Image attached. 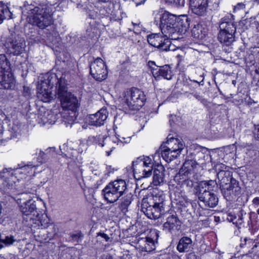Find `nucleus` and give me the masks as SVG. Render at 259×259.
Instances as JSON below:
<instances>
[{"mask_svg":"<svg viewBox=\"0 0 259 259\" xmlns=\"http://www.w3.org/2000/svg\"><path fill=\"white\" fill-rule=\"evenodd\" d=\"M98 259H113V256L110 254H103Z\"/></svg>","mask_w":259,"mask_h":259,"instance_id":"64","label":"nucleus"},{"mask_svg":"<svg viewBox=\"0 0 259 259\" xmlns=\"http://www.w3.org/2000/svg\"><path fill=\"white\" fill-rule=\"evenodd\" d=\"M15 82L9 59L5 54H0V89H14Z\"/></svg>","mask_w":259,"mask_h":259,"instance_id":"8","label":"nucleus"},{"mask_svg":"<svg viewBox=\"0 0 259 259\" xmlns=\"http://www.w3.org/2000/svg\"><path fill=\"white\" fill-rule=\"evenodd\" d=\"M103 183V179L102 178L99 180H98L96 183L93 185V187H92L95 189V191H96L100 186H101Z\"/></svg>","mask_w":259,"mask_h":259,"instance_id":"59","label":"nucleus"},{"mask_svg":"<svg viewBox=\"0 0 259 259\" xmlns=\"http://www.w3.org/2000/svg\"><path fill=\"white\" fill-rule=\"evenodd\" d=\"M183 80V84L184 88L182 91L187 93H190L192 95L195 93L196 89L200 87V83L198 81L194 80H191L186 78V75H184Z\"/></svg>","mask_w":259,"mask_h":259,"instance_id":"28","label":"nucleus"},{"mask_svg":"<svg viewBox=\"0 0 259 259\" xmlns=\"http://www.w3.org/2000/svg\"><path fill=\"white\" fill-rule=\"evenodd\" d=\"M153 77L156 81L161 79L171 80L174 76L169 65L159 66L154 61H149L147 64Z\"/></svg>","mask_w":259,"mask_h":259,"instance_id":"11","label":"nucleus"},{"mask_svg":"<svg viewBox=\"0 0 259 259\" xmlns=\"http://www.w3.org/2000/svg\"><path fill=\"white\" fill-rule=\"evenodd\" d=\"M145 237L150 240V241L157 242L159 237V232L156 229H151L148 236H146Z\"/></svg>","mask_w":259,"mask_h":259,"instance_id":"48","label":"nucleus"},{"mask_svg":"<svg viewBox=\"0 0 259 259\" xmlns=\"http://www.w3.org/2000/svg\"><path fill=\"white\" fill-rule=\"evenodd\" d=\"M249 55H252L254 57H259V47H251L249 49Z\"/></svg>","mask_w":259,"mask_h":259,"instance_id":"55","label":"nucleus"},{"mask_svg":"<svg viewBox=\"0 0 259 259\" xmlns=\"http://www.w3.org/2000/svg\"><path fill=\"white\" fill-rule=\"evenodd\" d=\"M139 234L136 235L137 239L139 248L142 251L151 252L155 249V243L153 241H150L146 237H140Z\"/></svg>","mask_w":259,"mask_h":259,"instance_id":"24","label":"nucleus"},{"mask_svg":"<svg viewBox=\"0 0 259 259\" xmlns=\"http://www.w3.org/2000/svg\"><path fill=\"white\" fill-rule=\"evenodd\" d=\"M191 203L184 190L176 187L174 191V197L171 201V208L168 210L166 221L163 227H181L182 221L178 217L179 213L182 217L190 215L188 207Z\"/></svg>","mask_w":259,"mask_h":259,"instance_id":"2","label":"nucleus"},{"mask_svg":"<svg viewBox=\"0 0 259 259\" xmlns=\"http://www.w3.org/2000/svg\"><path fill=\"white\" fill-rule=\"evenodd\" d=\"M13 18V13L7 5L0 2V24L5 19L10 20Z\"/></svg>","mask_w":259,"mask_h":259,"instance_id":"30","label":"nucleus"},{"mask_svg":"<svg viewBox=\"0 0 259 259\" xmlns=\"http://www.w3.org/2000/svg\"><path fill=\"white\" fill-rule=\"evenodd\" d=\"M205 149L202 147L199 146L196 147L190 152L188 155V157L193 159L198 164H203L205 162Z\"/></svg>","mask_w":259,"mask_h":259,"instance_id":"25","label":"nucleus"},{"mask_svg":"<svg viewBox=\"0 0 259 259\" xmlns=\"http://www.w3.org/2000/svg\"><path fill=\"white\" fill-rule=\"evenodd\" d=\"M217 176L231 179V178H233V172L229 170H221L218 174Z\"/></svg>","mask_w":259,"mask_h":259,"instance_id":"53","label":"nucleus"},{"mask_svg":"<svg viewBox=\"0 0 259 259\" xmlns=\"http://www.w3.org/2000/svg\"><path fill=\"white\" fill-rule=\"evenodd\" d=\"M163 34L152 33L147 35V41L149 45L157 48V46H160L159 41L162 37Z\"/></svg>","mask_w":259,"mask_h":259,"instance_id":"37","label":"nucleus"},{"mask_svg":"<svg viewBox=\"0 0 259 259\" xmlns=\"http://www.w3.org/2000/svg\"><path fill=\"white\" fill-rule=\"evenodd\" d=\"M171 150L169 147L164 146L161 148V155L162 158L167 162H170L171 161Z\"/></svg>","mask_w":259,"mask_h":259,"instance_id":"44","label":"nucleus"},{"mask_svg":"<svg viewBox=\"0 0 259 259\" xmlns=\"http://www.w3.org/2000/svg\"><path fill=\"white\" fill-rule=\"evenodd\" d=\"M249 231L253 235L259 236V228H251L249 229Z\"/></svg>","mask_w":259,"mask_h":259,"instance_id":"60","label":"nucleus"},{"mask_svg":"<svg viewBox=\"0 0 259 259\" xmlns=\"http://www.w3.org/2000/svg\"><path fill=\"white\" fill-rule=\"evenodd\" d=\"M14 241L11 237L5 236L3 237L0 234V249L5 246H9L13 244Z\"/></svg>","mask_w":259,"mask_h":259,"instance_id":"45","label":"nucleus"},{"mask_svg":"<svg viewBox=\"0 0 259 259\" xmlns=\"http://www.w3.org/2000/svg\"><path fill=\"white\" fill-rule=\"evenodd\" d=\"M126 189V182L118 179L109 183L102 190V195L107 203H114L123 195Z\"/></svg>","mask_w":259,"mask_h":259,"instance_id":"7","label":"nucleus"},{"mask_svg":"<svg viewBox=\"0 0 259 259\" xmlns=\"http://www.w3.org/2000/svg\"><path fill=\"white\" fill-rule=\"evenodd\" d=\"M99 5V3H97L95 5L93 4L94 7L92 5L90 6L91 8L88 7V18L90 19V21H92L93 20L95 21L99 20V8L98 5Z\"/></svg>","mask_w":259,"mask_h":259,"instance_id":"34","label":"nucleus"},{"mask_svg":"<svg viewBox=\"0 0 259 259\" xmlns=\"http://www.w3.org/2000/svg\"><path fill=\"white\" fill-rule=\"evenodd\" d=\"M11 168H4L0 171V178L3 180L1 189L5 193H10L16 189V176Z\"/></svg>","mask_w":259,"mask_h":259,"instance_id":"15","label":"nucleus"},{"mask_svg":"<svg viewBox=\"0 0 259 259\" xmlns=\"http://www.w3.org/2000/svg\"><path fill=\"white\" fill-rule=\"evenodd\" d=\"M219 181L220 182V188H223L224 187L227 186L228 185H231L232 183H233V180H236L235 179L233 178H231V179L228 178L224 177H218Z\"/></svg>","mask_w":259,"mask_h":259,"instance_id":"46","label":"nucleus"},{"mask_svg":"<svg viewBox=\"0 0 259 259\" xmlns=\"http://www.w3.org/2000/svg\"><path fill=\"white\" fill-rule=\"evenodd\" d=\"M137 158H140L141 160V163L145 167H152L153 166V163L152 159L149 156H141Z\"/></svg>","mask_w":259,"mask_h":259,"instance_id":"47","label":"nucleus"},{"mask_svg":"<svg viewBox=\"0 0 259 259\" xmlns=\"http://www.w3.org/2000/svg\"><path fill=\"white\" fill-rule=\"evenodd\" d=\"M208 4V0H189V5L192 12L200 16L206 14Z\"/></svg>","mask_w":259,"mask_h":259,"instance_id":"22","label":"nucleus"},{"mask_svg":"<svg viewBox=\"0 0 259 259\" xmlns=\"http://www.w3.org/2000/svg\"><path fill=\"white\" fill-rule=\"evenodd\" d=\"M178 59V62L176 65V70L178 71L180 74H182V77H184L185 72L187 69V66L185 63L184 59L183 58L182 56L179 54L176 56Z\"/></svg>","mask_w":259,"mask_h":259,"instance_id":"36","label":"nucleus"},{"mask_svg":"<svg viewBox=\"0 0 259 259\" xmlns=\"http://www.w3.org/2000/svg\"><path fill=\"white\" fill-rule=\"evenodd\" d=\"M23 88V90L22 91L23 96L28 100L30 98H31V89L29 87L25 86V85H24Z\"/></svg>","mask_w":259,"mask_h":259,"instance_id":"54","label":"nucleus"},{"mask_svg":"<svg viewBox=\"0 0 259 259\" xmlns=\"http://www.w3.org/2000/svg\"><path fill=\"white\" fill-rule=\"evenodd\" d=\"M21 194L17 198V204L23 215L22 223L23 227H50L53 223L48 216L46 211L40 208L42 206L45 207V203L41 199L36 200L25 199Z\"/></svg>","mask_w":259,"mask_h":259,"instance_id":"1","label":"nucleus"},{"mask_svg":"<svg viewBox=\"0 0 259 259\" xmlns=\"http://www.w3.org/2000/svg\"><path fill=\"white\" fill-rule=\"evenodd\" d=\"M199 199L206 206L211 208L216 206L219 201L218 197L214 192L203 190H200Z\"/></svg>","mask_w":259,"mask_h":259,"instance_id":"20","label":"nucleus"},{"mask_svg":"<svg viewBox=\"0 0 259 259\" xmlns=\"http://www.w3.org/2000/svg\"><path fill=\"white\" fill-rule=\"evenodd\" d=\"M29 11H31L29 14L33 15V23L39 28L45 29L47 39L52 41L53 38L59 34L56 25L53 23L52 8L45 7L40 10L39 8L36 7Z\"/></svg>","mask_w":259,"mask_h":259,"instance_id":"3","label":"nucleus"},{"mask_svg":"<svg viewBox=\"0 0 259 259\" xmlns=\"http://www.w3.org/2000/svg\"><path fill=\"white\" fill-rule=\"evenodd\" d=\"M124 100L125 112L134 115L145 105L147 98L142 90L133 87L124 92Z\"/></svg>","mask_w":259,"mask_h":259,"instance_id":"5","label":"nucleus"},{"mask_svg":"<svg viewBox=\"0 0 259 259\" xmlns=\"http://www.w3.org/2000/svg\"><path fill=\"white\" fill-rule=\"evenodd\" d=\"M56 75H55V79H57L56 83V87L58 88L57 94L59 98L61 99L65 96L66 93H68L69 92H67L66 86L62 84L61 79L56 78Z\"/></svg>","mask_w":259,"mask_h":259,"instance_id":"43","label":"nucleus"},{"mask_svg":"<svg viewBox=\"0 0 259 259\" xmlns=\"http://www.w3.org/2000/svg\"><path fill=\"white\" fill-rule=\"evenodd\" d=\"M144 169L145 170V171L142 173V175L138 176L139 179L150 177L152 174V171L154 168L150 166L144 167Z\"/></svg>","mask_w":259,"mask_h":259,"instance_id":"50","label":"nucleus"},{"mask_svg":"<svg viewBox=\"0 0 259 259\" xmlns=\"http://www.w3.org/2000/svg\"><path fill=\"white\" fill-rule=\"evenodd\" d=\"M2 47L8 55H16V39L15 38L11 36L6 37Z\"/></svg>","mask_w":259,"mask_h":259,"instance_id":"27","label":"nucleus"},{"mask_svg":"<svg viewBox=\"0 0 259 259\" xmlns=\"http://www.w3.org/2000/svg\"><path fill=\"white\" fill-rule=\"evenodd\" d=\"M152 183L157 186L163 183L164 178V168L162 165H158L153 169Z\"/></svg>","mask_w":259,"mask_h":259,"instance_id":"29","label":"nucleus"},{"mask_svg":"<svg viewBox=\"0 0 259 259\" xmlns=\"http://www.w3.org/2000/svg\"><path fill=\"white\" fill-rule=\"evenodd\" d=\"M192 244L191 238L188 237H183L180 239L177 245V249L180 252L188 251Z\"/></svg>","mask_w":259,"mask_h":259,"instance_id":"33","label":"nucleus"},{"mask_svg":"<svg viewBox=\"0 0 259 259\" xmlns=\"http://www.w3.org/2000/svg\"><path fill=\"white\" fill-rule=\"evenodd\" d=\"M53 77H48L47 79L41 80L37 86V96L41 101L49 103L53 97L52 89L54 87V82L52 81Z\"/></svg>","mask_w":259,"mask_h":259,"instance_id":"13","label":"nucleus"},{"mask_svg":"<svg viewBox=\"0 0 259 259\" xmlns=\"http://www.w3.org/2000/svg\"><path fill=\"white\" fill-rule=\"evenodd\" d=\"M188 175L177 174L174 177V180L181 187L185 188L188 190L190 191L194 186V182L188 178Z\"/></svg>","mask_w":259,"mask_h":259,"instance_id":"23","label":"nucleus"},{"mask_svg":"<svg viewBox=\"0 0 259 259\" xmlns=\"http://www.w3.org/2000/svg\"><path fill=\"white\" fill-rule=\"evenodd\" d=\"M99 8V20L103 18H109V20H111V15L113 13V9L110 8L109 6H107V5H102V4L99 3L98 5Z\"/></svg>","mask_w":259,"mask_h":259,"instance_id":"32","label":"nucleus"},{"mask_svg":"<svg viewBox=\"0 0 259 259\" xmlns=\"http://www.w3.org/2000/svg\"><path fill=\"white\" fill-rule=\"evenodd\" d=\"M208 8L211 11H215L219 7L220 0H208Z\"/></svg>","mask_w":259,"mask_h":259,"instance_id":"51","label":"nucleus"},{"mask_svg":"<svg viewBox=\"0 0 259 259\" xmlns=\"http://www.w3.org/2000/svg\"><path fill=\"white\" fill-rule=\"evenodd\" d=\"M90 73L97 81L101 82L108 76V69L106 63L101 58H97L90 65Z\"/></svg>","mask_w":259,"mask_h":259,"instance_id":"14","label":"nucleus"},{"mask_svg":"<svg viewBox=\"0 0 259 259\" xmlns=\"http://www.w3.org/2000/svg\"><path fill=\"white\" fill-rule=\"evenodd\" d=\"M165 195L162 191L153 192L150 195L143 198L141 210L150 219H158L164 211Z\"/></svg>","mask_w":259,"mask_h":259,"instance_id":"4","label":"nucleus"},{"mask_svg":"<svg viewBox=\"0 0 259 259\" xmlns=\"http://www.w3.org/2000/svg\"><path fill=\"white\" fill-rule=\"evenodd\" d=\"M60 101L63 109L71 112L67 118L68 123L72 125L76 122L80 106L77 97L71 93H66L65 96L60 99Z\"/></svg>","mask_w":259,"mask_h":259,"instance_id":"10","label":"nucleus"},{"mask_svg":"<svg viewBox=\"0 0 259 259\" xmlns=\"http://www.w3.org/2000/svg\"><path fill=\"white\" fill-rule=\"evenodd\" d=\"M220 189L224 198L228 201H233L241 193V188L237 180H233L231 185H228Z\"/></svg>","mask_w":259,"mask_h":259,"instance_id":"17","label":"nucleus"},{"mask_svg":"<svg viewBox=\"0 0 259 259\" xmlns=\"http://www.w3.org/2000/svg\"><path fill=\"white\" fill-rule=\"evenodd\" d=\"M81 187L87 201L91 202L94 199L95 189L92 187H83L82 186Z\"/></svg>","mask_w":259,"mask_h":259,"instance_id":"41","label":"nucleus"},{"mask_svg":"<svg viewBox=\"0 0 259 259\" xmlns=\"http://www.w3.org/2000/svg\"><path fill=\"white\" fill-rule=\"evenodd\" d=\"M177 16L171 14L167 11H164L157 14L155 18V23L159 26L161 31L163 34H168L173 40L179 39V36H174L175 23Z\"/></svg>","mask_w":259,"mask_h":259,"instance_id":"9","label":"nucleus"},{"mask_svg":"<svg viewBox=\"0 0 259 259\" xmlns=\"http://www.w3.org/2000/svg\"><path fill=\"white\" fill-rule=\"evenodd\" d=\"M187 259H200V257L194 252H191L188 254Z\"/></svg>","mask_w":259,"mask_h":259,"instance_id":"62","label":"nucleus"},{"mask_svg":"<svg viewBox=\"0 0 259 259\" xmlns=\"http://www.w3.org/2000/svg\"><path fill=\"white\" fill-rule=\"evenodd\" d=\"M47 159V154L42 151H40L38 157H37V161L40 164L46 162Z\"/></svg>","mask_w":259,"mask_h":259,"instance_id":"56","label":"nucleus"},{"mask_svg":"<svg viewBox=\"0 0 259 259\" xmlns=\"http://www.w3.org/2000/svg\"><path fill=\"white\" fill-rule=\"evenodd\" d=\"M163 34L159 43L160 46H157V48L161 51H168L170 50V47L171 45V37L168 36V34Z\"/></svg>","mask_w":259,"mask_h":259,"instance_id":"31","label":"nucleus"},{"mask_svg":"<svg viewBox=\"0 0 259 259\" xmlns=\"http://www.w3.org/2000/svg\"><path fill=\"white\" fill-rule=\"evenodd\" d=\"M181 153L177 152V150L175 151H172L171 150V154H170L171 156V161L176 158L178 157L180 155Z\"/></svg>","mask_w":259,"mask_h":259,"instance_id":"61","label":"nucleus"},{"mask_svg":"<svg viewBox=\"0 0 259 259\" xmlns=\"http://www.w3.org/2000/svg\"><path fill=\"white\" fill-rule=\"evenodd\" d=\"M89 23V25L86 30L87 36L91 39H98L101 35L102 26L105 25L102 24L101 22L94 20L90 21Z\"/></svg>","mask_w":259,"mask_h":259,"instance_id":"21","label":"nucleus"},{"mask_svg":"<svg viewBox=\"0 0 259 259\" xmlns=\"http://www.w3.org/2000/svg\"><path fill=\"white\" fill-rule=\"evenodd\" d=\"M245 8V5L243 3H238L234 6V11H238Z\"/></svg>","mask_w":259,"mask_h":259,"instance_id":"57","label":"nucleus"},{"mask_svg":"<svg viewBox=\"0 0 259 259\" xmlns=\"http://www.w3.org/2000/svg\"><path fill=\"white\" fill-rule=\"evenodd\" d=\"M217 185L215 181L209 180L208 181H202L199 184V190H203L214 192V188Z\"/></svg>","mask_w":259,"mask_h":259,"instance_id":"39","label":"nucleus"},{"mask_svg":"<svg viewBox=\"0 0 259 259\" xmlns=\"http://www.w3.org/2000/svg\"><path fill=\"white\" fill-rule=\"evenodd\" d=\"M237 215L238 219H237L236 215L234 214L229 213L227 217V220L230 222H232L233 224L235 225V227H239L243 223V210H240Z\"/></svg>","mask_w":259,"mask_h":259,"instance_id":"35","label":"nucleus"},{"mask_svg":"<svg viewBox=\"0 0 259 259\" xmlns=\"http://www.w3.org/2000/svg\"><path fill=\"white\" fill-rule=\"evenodd\" d=\"M34 167L35 165H34L32 162H30L29 164L24 165H21L20 164H17V169H20L18 172L20 174H24L26 176H28V174H30V171H32V169Z\"/></svg>","mask_w":259,"mask_h":259,"instance_id":"42","label":"nucleus"},{"mask_svg":"<svg viewBox=\"0 0 259 259\" xmlns=\"http://www.w3.org/2000/svg\"><path fill=\"white\" fill-rule=\"evenodd\" d=\"M125 174L126 175L127 177L132 179L134 178L136 180V177H135V168L134 165H128L125 168Z\"/></svg>","mask_w":259,"mask_h":259,"instance_id":"49","label":"nucleus"},{"mask_svg":"<svg viewBox=\"0 0 259 259\" xmlns=\"http://www.w3.org/2000/svg\"><path fill=\"white\" fill-rule=\"evenodd\" d=\"M167 144L172 151L177 150V152L181 153L183 149L182 143L177 139L172 138L169 141H167Z\"/></svg>","mask_w":259,"mask_h":259,"instance_id":"38","label":"nucleus"},{"mask_svg":"<svg viewBox=\"0 0 259 259\" xmlns=\"http://www.w3.org/2000/svg\"><path fill=\"white\" fill-rule=\"evenodd\" d=\"M197 165H198L197 163L193 159L188 157L187 155L184 163L178 174L191 175L194 172V169L196 168Z\"/></svg>","mask_w":259,"mask_h":259,"instance_id":"26","label":"nucleus"},{"mask_svg":"<svg viewBox=\"0 0 259 259\" xmlns=\"http://www.w3.org/2000/svg\"><path fill=\"white\" fill-rule=\"evenodd\" d=\"M177 119L176 115H173L172 114L169 115V122L170 126H174L176 124L175 120Z\"/></svg>","mask_w":259,"mask_h":259,"instance_id":"58","label":"nucleus"},{"mask_svg":"<svg viewBox=\"0 0 259 259\" xmlns=\"http://www.w3.org/2000/svg\"><path fill=\"white\" fill-rule=\"evenodd\" d=\"M191 19L188 15H183L177 17L176 23H175L174 36H180L185 34L190 27Z\"/></svg>","mask_w":259,"mask_h":259,"instance_id":"18","label":"nucleus"},{"mask_svg":"<svg viewBox=\"0 0 259 259\" xmlns=\"http://www.w3.org/2000/svg\"><path fill=\"white\" fill-rule=\"evenodd\" d=\"M165 4L176 7L183 6L184 0H163Z\"/></svg>","mask_w":259,"mask_h":259,"instance_id":"52","label":"nucleus"},{"mask_svg":"<svg viewBox=\"0 0 259 259\" xmlns=\"http://www.w3.org/2000/svg\"><path fill=\"white\" fill-rule=\"evenodd\" d=\"M191 29V36L197 42H202L206 40L208 34V25L203 20H193L192 22Z\"/></svg>","mask_w":259,"mask_h":259,"instance_id":"12","label":"nucleus"},{"mask_svg":"<svg viewBox=\"0 0 259 259\" xmlns=\"http://www.w3.org/2000/svg\"><path fill=\"white\" fill-rule=\"evenodd\" d=\"M133 196L131 193H128L119 199L118 205L113 203L109 209L110 211L114 213L115 215L125 214L128 211V207L132 202Z\"/></svg>","mask_w":259,"mask_h":259,"instance_id":"16","label":"nucleus"},{"mask_svg":"<svg viewBox=\"0 0 259 259\" xmlns=\"http://www.w3.org/2000/svg\"><path fill=\"white\" fill-rule=\"evenodd\" d=\"M219 28L218 40L224 45H231L234 41L236 31L234 16L231 14H228L223 17L220 22Z\"/></svg>","mask_w":259,"mask_h":259,"instance_id":"6","label":"nucleus"},{"mask_svg":"<svg viewBox=\"0 0 259 259\" xmlns=\"http://www.w3.org/2000/svg\"><path fill=\"white\" fill-rule=\"evenodd\" d=\"M108 116L107 108L103 107L96 113L90 114L89 116V124L91 125L100 126L103 125Z\"/></svg>","mask_w":259,"mask_h":259,"instance_id":"19","label":"nucleus"},{"mask_svg":"<svg viewBox=\"0 0 259 259\" xmlns=\"http://www.w3.org/2000/svg\"><path fill=\"white\" fill-rule=\"evenodd\" d=\"M252 205L255 207H257L259 206V197H254L252 201Z\"/></svg>","mask_w":259,"mask_h":259,"instance_id":"63","label":"nucleus"},{"mask_svg":"<svg viewBox=\"0 0 259 259\" xmlns=\"http://www.w3.org/2000/svg\"><path fill=\"white\" fill-rule=\"evenodd\" d=\"M133 165L134 166L136 180H139L138 176L142 175V173L144 172V167H145L141 163V160L140 158H137L135 161H133Z\"/></svg>","mask_w":259,"mask_h":259,"instance_id":"40","label":"nucleus"}]
</instances>
